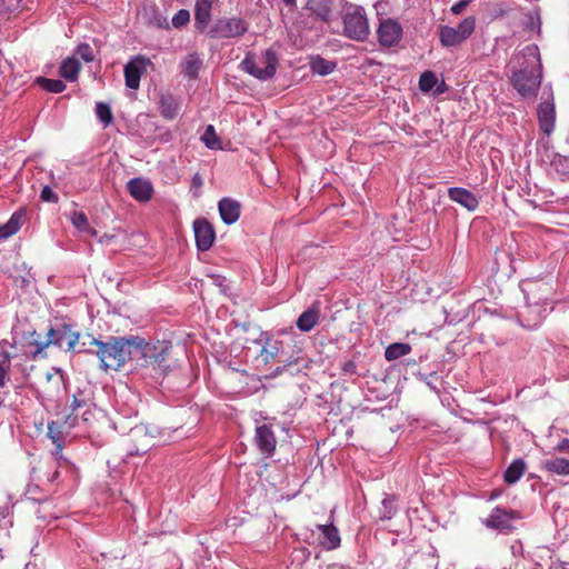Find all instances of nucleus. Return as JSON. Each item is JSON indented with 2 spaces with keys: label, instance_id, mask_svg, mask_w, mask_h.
<instances>
[{
  "label": "nucleus",
  "instance_id": "6e6d98bb",
  "mask_svg": "<svg viewBox=\"0 0 569 569\" xmlns=\"http://www.w3.org/2000/svg\"><path fill=\"white\" fill-rule=\"evenodd\" d=\"M8 375H1L0 376V388H4L7 386V381H8Z\"/></svg>",
  "mask_w": 569,
  "mask_h": 569
},
{
  "label": "nucleus",
  "instance_id": "f704fd0d",
  "mask_svg": "<svg viewBox=\"0 0 569 569\" xmlns=\"http://www.w3.org/2000/svg\"><path fill=\"white\" fill-rule=\"evenodd\" d=\"M48 437L51 439V441L56 446L63 447L64 437H63L62 431L59 428L58 422L51 421L48 423Z\"/></svg>",
  "mask_w": 569,
  "mask_h": 569
},
{
  "label": "nucleus",
  "instance_id": "7c9ffc66",
  "mask_svg": "<svg viewBox=\"0 0 569 569\" xmlns=\"http://www.w3.org/2000/svg\"><path fill=\"white\" fill-rule=\"evenodd\" d=\"M71 222L76 229L81 232H88L90 234H94L96 231L89 227L88 218L82 211H73L71 213Z\"/></svg>",
  "mask_w": 569,
  "mask_h": 569
},
{
  "label": "nucleus",
  "instance_id": "ddd939ff",
  "mask_svg": "<svg viewBox=\"0 0 569 569\" xmlns=\"http://www.w3.org/2000/svg\"><path fill=\"white\" fill-rule=\"evenodd\" d=\"M127 191L136 201L146 203L151 200L154 189L149 179L137 177L127 182Z\"/></svg>",
  "mask_w": 569,
  "mask_h": 569
},
{
  "label": "nucleus",
  "instance_id": "473e14b6",
  "mask_svg": "<svg viewBox=\"0 0 569 569\" xmlns=\"http://www.w3.org/2000/svg\"><path fill=\"white\" fill-rule=\"evenodd\" d=\"M438 82L437 76L432 71H425L419 78V89L422 92L431 91Z\"/></svg>",
  "mask_w": 569,
  "mask_h": 569
},
{
  "label": "nucleus",
  "instance_id": "5701e85b",
  "mask_svg": "<svg viewBox=\"0 0 569 569\" xmlns=\"http://www.w3.org/2000/svg\"><path fill=\"white\" fill-rule=\"evenodd\" d=\"M203 67V61L197 52L186 56L182 62V69L186 77L190 79H198L199 71Z\"/></svg>",
  "mask_w": 569,
  "mask_h": 569
},
{
  "label": "nucleus",
  "instance_id": "c756f323",
  "mask_svg": "<svg viewBox=\"0 0 569 569\" xmlns=\"http://www.w3.org/2000/svg\"><path fill=\"white\" fill-rule=\"evenodd\" d=\"M279 353L278 341L272 340L271 338H266L260 351V358L263 363H269L273 360Z\"/></svg>",
  "mask_w": 569,
  "mask_h": 569
},
{
  "label": "nucleus",
  "instance_id": "2f4dec72",
  "mask_svg": "<svg viewBox=\"0 0 569 569\" xmlns=\"http://www.w3.org/2000/svg\"><path fill=\"white\" fill-rule=\"evenodd\" d=\"M38 82L44 90L53 93H60L66 89L64 82L59 79L39 78Z\"/></svg>",
  "mask_w": 569,
  "mask_h": 569
},
{
  "label": "nucleus",
  "instance_id": "13d9d810",
  "mask_svg": "<svg viewBox=\"0 0 569 569\" xmlns=\"http://www.w3.org/2000/svg\"><path fill=\"white\" fill-rule=\"evenodd\" d=\"M178 22H179V19H178V13H174L171 18V23L174 28H178Z\"/></svg>",
  "mask_w": 569,
  "mask_h": 569
},
{
  "label": "nucleus",
  "instance_id": "4d7b16f0",
  "mask_svg": "<svg viewBox=\"0 0 569 569\" xmlns=\"http://www.w3.org/2000/svg\"><path fill=\"white\" fill-rule=\"evenodd\" d=\"M62 448L63 447H58L56 446V449L53 451V455L57 457V458H61L62 457Z\"/></svg>",
  "mask_w": 569,
  "mask_h": 569
},
{
  "label": "nucleus",
  "instance_id": "412c9836",
  "mask_svg": "<svg viewBox=\"0 0 569 569\" xmlns=\"http://www.w3.org/2000/svg\"><path fill=\"white\" fill-rule=\"evenodd\" d=\"M24 214L26 211L20 209L16 211L4 224H0V240H6L19 231Z\"/></svg>",
  "mask_w": 569,
  "mask_h": 569
},
{
  "label": "nucleus",
  "instance_id": "9d476101",
  "mask_svg": "<svg viewBox=\"0 0 569 569\" xmlns=\"http://www.w3.org/2000/svg\"><path fill=\"white\" fill-rule=\"evenodd\" d=\"M152 62L149 58L143 56H134L124 66V81L129 89L137 90L140 86V79L144 74Z\"/></svg>",
  "mask_w": 569,
  "mask_h": 569
},
{
  "label": "nucleus",
  "instance_id": "4468645a",
  "mask_svg": "<svg viewBox=\"0 0 569 569\" xmlns=\"http://www.w3.org/2000/svg\"><path fill=\"white\" fill-rule=\"evenodd\" d=\"M448 198L470 212L476 211L479 207V198L462 187H450L448 189Z\"/></svg>",
  "mask_w": 569,
  "mask_h": 569
},
{
  "label": "nucleus",
  "instance_id": "9b49d317",
  "mask_svg": "<svg viewBox=\"0 0 569 569\" xmlns=\"http://www.w3.org/2000/svg\"><path fill=\"white\" fill-rule=\"evenodd\" d=\"M518 518L519 517L516 511L496 507L492 509L490 515L482 520V523L489 529L508 533L513 529V521Z\"/></svg>",
  "mask_w": 569,
  "mask_h": 569
},
{
  "label": "nucleus",
  "instance_id": "f3484780",
  "mask_svg": "<svg viewBox=\"0 0 569 569\" xmlns=\"http://www.w3.org/2000/svg\"><path fill=\"white\" fill-rule=\"evenodd\" d=\"M319 319L320 306L319 302H315L298 317L296 325L300 331L309 332L319 322Z\"/></svg>",
  "mask_w": 569,
  "mask_h": 569
},
{
  "label": "nucleus",
  "instance_id": "39448f33",
  "mask_svg": "<svg viewBox=\"0 0 569 569\" xmlns=\"http://www.w3.org/2000/svg\"><path fill=\"white\" fill-rule=\"evenodd\" d=\"M476 29L475 17L465 18L457 28L450 26L439 27V40L443 47H456L466 41Z\"/></svg>",
  "mask_w": 569,
  "mask_h": 569
},
{
  "label": "nucleus",
  "instance_id": "f257e3e1",
  "mask_svg": "<svg viewBox=\"0 0 569 569\" xmlns=\"http://www.w3.org/2000/svg\"><path fill=\"white\" fill-rule=\"evenodd\" d=\"M90 345L98 348L96 355L100 360V368L107 371L119 370L130 359L132 349H142L146 342L139 337H110L107 341L91 338Z\"/></svg>",
  "mask_w": 569,
  "mask_h": 569
},
{
  "label": "nucleus",
  "instance_id": "f03ea898",
  "mask_svg": "<svg viewBox=\"0 0 569 569\" xmlns=\"http://www.w3.org/2000/svg\"><path fill=\"white\" fill-rule=\"evenodd\" d=\"M343 33L355 41H365L370 34L369 21L363 7L346 2L342 7Z\"/></svg>",
  "mask_w": 569,
  "mask_h": 569
},
{
  "label": "nucleus",
  "instance_id": "bf43d9fd",
  "mask_svg": "<svg viewBox=\"0 0 569 569\" xmlns=\"http://www.w3.org/2000/svg\"><path fill=\"white\" fill-rule=\"evenodd\" d=\"M140 433H141V430H138V429H136V430H132V431H131V436H132L133 438H138V436H139Z\"/></svg>",
  "mask_w": 569,
  "mask_h": 569
},
{
  "label": "nucleus",
  "instance_id": "3c124183",
  "mask_svg": "<svg viewBox=\"0 0 569 569\" xmlns=\"http://www.w3.org/2000/svg\"><path fill=\"white\" fill-rule=\"evenodd\" d=\"M559 451H569V439L563 438L557 446Z\"/></svg>",
  "mask_w": 569,
  "mask_h": 569
},
{
  "label": "nucleus",
  "instance_id": "b1692460",
  "mask_svg": "<svg viewBox=\"0 0 569 569\" xmlns=\"http://www.w3.org/2000/svg\"><path fill=\"white\" fill-rule=\"evenodd\" d=\"M81 69V63L74 57H68L60 66V76L68 81H76Z\"/></svg>",
  "mask_w": 569,
  "mask_h": 569
},
{
  "label": "nucleus",
  "instance_id": "4c0bfd02",
  "mask_svg": "<svg viewBox=\"0 0 569 569\" xmlns=\"http://www.w3.org/2000/svg\"><path fill=\"white\" fill-rule=\"evenodd\" d=\"M202 184H203V180H202L201 176L199 173H196L192 177L191 187H190V192L192 193V196L194 198H198L200 196Z\"/></svg>",
  "mask_w": 569,
  "mask_h": 569
},
{
  "label": "nucleus",
  "instance_id": "37998d69",
  "mask_svg": "<svg viewBox=\"0 0 569 569\" xmlns=\"http://www.w3.org/2000/svg\"><path fill=\"white\" fill-rule=\"evenodd\" d=\"M40 198H41V200H43L46 202H57L58 201V196L53 192V190L49 186H46L42 188Z\"/></svg>",
  "mask_w": 569,
  "mask_h": 569
},
{
  "label": "nucleus",
  "instance_id": "c03bdc74",
  "mask_svg": "<svg viewBox=\"0 0 569 569\" xmlns=\"http://www.w3.org/2000/svg\"><path fill=\"white\" fill-rule=\"evenodd\" d=\"M81 392H78L77 395L73 396V400L70 405L72 413H74L78 409L87 406V401L83 398H81Z\"/></svg>",
  "mask_w": 569,
  "mask_h": 569
},
{
  "label": "nucleus",
  "instance_id": "09e8293b",
  "mask_svg": "<svg viewBox=\"0 0 569 569\" xmlns=\"http://www.w3.org/2000/svg\"><path fill=\"white\" fill-rule=\"evenodd\" d=\"M190 21V12L184 9H180V27L187 24Z\"/></svg>",
  "mask_w": 569,
  "mask_h": 569
},
{
  "label": "nucleus",
  "instance_id": "72a5a7b5",
  "mask_svg": "<svg viewBox=\"0 0 569 569\" xmlns=\"http://www.w3.org/2000/svg\"><path fill=\"white\" fill-rule=\"evenodd\" d=\"M96 116L104 127L109 126L113 119L110 106L103 102L96 103Z\"/></svg>",
  "mask_w": 569,
  "mask_h": 569
},
{
  "label": "nucleus",
  "instance_id": "ea45409f",
  "mask_svg": "<svg viewBox=\"0 0 569 569\" xmlns=\"http://www.w3.org/2000/svg\"><path fill=\"white\" fill-rule=\"evenodd\" d=\"M419 377L420 379L433 391H437L438 388H437V380H438V375L437 372H430V373H419Z\"/></svg>",
  "mask_w": 569,
  "mask_h": 569
},
{
  "label": "nucleus",
  "instance_id": "20e7f679",
  "mask_svg": "<svg viewBox=\"0 0 569 569\" xmlns=\"http://www.w3.org/2000/svg\"><path fill=\"white\" fill-rule=\"evenodd\" d=\"M80 333L73 330L71 325L62 323L54 328H50L47 333V341L34 342L36 350L32 358L36 359L38 355L42 353L46 348L53 345L63 349L64 351H74L79 341Z\"/></svg>",
  "mask_w": 569,
  "mask_h": 569
},
{
  "label": "nucleus",
  "instance_id": "1a4fd4ad",
  "mask_svg": "<svg viewBox=\"0 0 569 569\" xmlns=\"http://www.w3.org/2000/svg\"><path fill=\"white\" fill-rule=\"evenodd\" d=\"M401 24L391 18L379 19L377 28V39L381 47L391 48L397 46L402 38Z\"/></svg>",
  "mask_w": 569,
  "mask_h": 569
},
{
  "label": "nucleus",
  "instance_id": "79ce46f5",
  "mask_svg": "<svg viewBox=\"0 0 569 569\" xmlns=\"http://www.w3.org/2000/svg\"><path fill=\"white\" fill-rule=\"evenodd\" d=\"M54 376H58L59 383L62 385L64 389H67V379L64 372L60 368L53 367L49 372H47L46 377L47 380L50 381L51 379H53Z\"/></svg>",
  "mask_w": 569,
  "mask_h": 569
},
{
  "label": "nucleus",
  "instance_id": "5fc2aeb1",
  "mask_svg": "<svg viewBox=\"0 0 569 569\" xmlns=\"http://www.w3.org/2000/svg\"><path fill=\"white\" fill-rule=\"evenodd\" d=\"M9 371H10V368L7 365H3L2 362H0V376L8 375Z\"/></svg>",
  "mask_w": 569,
  "mask_h": 569
},
{
  "label": "nucleus",
  "instance_id": "423d86ee",
  "mask_svg": "<svg viewBox=\"0 0 569 569\" xmlns=\"http://www.w3.org/2000/svg\"><path fill=\"white\" fill-rule=\"evenodd\" d=\"M248 28L247 21L242 18H219L208 31V37L212 39L237 38L243 36Z\"/></svg>",
  "mask_w": 569,
  "mask_h": 569
},
{
  "label": "nucleus",
  "instance_id": "f8f14e48",
  "mask_svg": "<svg viewBox=\"0 0 569 569\" xmlns=\"http://www.w3.org/2000/svg\"><path fill=\"white\" fill-rule=\"evenodd\" d=\"M196 247L199 251L209 250L216 239L213 226L206 219L199 218L193 222Z\"/></svg>",
  "mask_w": 569,
  "mask_h": 569
},
{
  "label": "nucleus",
  "instance_id": "a19ab883",
  "mask_svg": "<svg viewBox=\"0 0 569 569\" xmlns=\"http://www.w3.org/2000/svg\"><path fill=\"white\" fill-rule=\"evenodd\" d=\"M160 109L162 110V114L166 118H173L174 117L176 107L171 106V102L169 101V99H167L164 97L161 98V100H160Z\"/></svg>",
  "mask_w": 569,
  "mask_h": 569
},
{
  "label": "nucleus",
  "instance_id": "603ef678",
  "mask_svg": "<svg viewBox=\"0 0 569 569\" xmlns=\"http://www.w3.org/2000/svg\"><path fill=\"white\" fill-rule=\"evenodd\" d=\"M64 423L69 427V428H73L77 426V417H73L72 415H69L66 420H64Z\"/></svg>",
  "mask_w": 569,
  "mask_h": 569
},
{
  "label": "nucleus",
  "instance_id": "680f3d73",
  "mask_svg": "<svg viewBox=\"0 0 569 569\" xmlns=\"http://www.w3.org/2000/svg\"><path fill=\"white\" fill-rule=\"evenodd\" d=\"M260 417L263 419V420H267L268 418L267 417H263L262 413H259Z\"/></svg>",
  "mask_w": 569,
  "mask_h": 569
},
{
  "label": "nucleus",
  "instance_id": "a878e982",
  "mask_svg": "<svg viewBox=\"0 0 569 569\" xmlns=\"http://www.w3.org/2000/svg\"><path fill=\"white\" fill-rule=\"evenodd\" d=\"M411 351V346L405 342H395L385 350V358L388 361L397 360Z\"/></svg>",
  "mask_w": 569,
  "mask_h": 569
},
{
  "label": "nucleus",
  "instance_id": "8fccbe9b",
  "mask_svg": "<svg viewBox=\"0 0 569 569\" xmlns=\"http://www.w3.org/2000/svg\"><path fill=\"white\" fill-rule=\"evenodd\" d=\"M526 51L528 52V54L530 56H536L537 59H538V64L540 66V59H539V49L537 46L532 44V46H528L526 47Z\"/></svg>",
  "mask_w": 569,
  "mask_h": 569
},
{
  "label": "nucleus",
  "instance_id": "4be33fe9",
  "mask_svg": "<svg viewBox=\"0 0 569 569\" xmlns=\"http://www.w3.org/2000/svg\"><path fill=\"white\" fill-rule=\"evenodd\" d=\"M527 463L522 458L515 459L505 470L503 480L507 485H515L525 475Z\"/></svg>",
  "mask_w": 569,
  "mask_h": 569
},
{
  "label": "nucleus",
  "instance_id": "7ed1b4c3",
  "mask_svg": "<svg viewBox=\"0 0 569 569\" xmlns=\"http://www.w3.org/2000/svg\"><path fill=\"white\" fill-rule=\"evenodd\" d=\"M277 66L278 56L271 49L262 51L260 56L247 53L241 61L242 70L260 81H267L273 78Z\"/></svg>",
  "mask_w": 569,
  "mask_h": 569
},
{
  "label": "nucleus",
  "instance_id": "c9c22d12",
  "mask_svg": "<svg viewBox=\"0 0 569 569\" xmlns=\"http://www.w3.org/2000/svg\"><path fill=\"white\" fill-rule=\"evenodd\" d=\"M77 54H79L86 62H91L94 60V53L92 48L88 43H80L76 49Z\"/></svg>",
  "mask_w": 569,
  "mask_h": 569
},
{
  "label": "nucleus",
  "instance_id": "6ab92c4d",
  "mask_svg": "<svg viewBox=\"0 0 569 569\" xmlns=\"http://www.w3.org/2000/svg\"><path fill=\"white\" fill-rule=\"evenodd\" d=\"M213 0H196L194 26L200 32L204 31L210 18Z\"/></svg>",
  "mask_w": 569,
  "mask_h": 569
},
{
  "label": "nucleus",
  "instance_id": "cd10ccee",
  "mask_svg": "<svg viewBox=\"0 0 569 569\" xmlns=\"http://www.w3.org/2000/svg\"><path fill=\"white\" fill-rule=\"evenodd\" d=\"M337 64L333 61L326 60L325 58L317 56L311 61V70L313 73L319 76H328L332 73L336 69Z\"/></svg>",
  "mask_w": 569,
  "mask_h": 569
},
{
  "label": "nucleus",
  "instance_id": "aec40b11",
  "mask_svg": "<svg viewBox=\"0 0 569 569\" xmlns=\"http://www.w3.org/2000/svg\"><path fill=\"white\" fill-rule=\"evenodd\" d=\"M306 9L315 18L321 21H329L332 11V0H308Z\"/></svg>",
  "mask_w": 569,
  "mask_h": 569
},
{
  "label": "nucleus",
  "instance_id": "864d4df0",
  "mask_svg": "<svg viewBox=\"0 0 569 569\" xmlns=\"http://www.w3.org/2000/svg\"><path fill=\"white\" fill-rule=\"evenodd\" d=\"M286 7L293 9L297 7V0H281Z\"/></svg>",
  "mask_w": 569,
  "mask_h": 569
},
{
  "label": "nucleus",
  "instance_id": "58836bf2",
  "mask_svg": "<svg viewBox=\"0 0 569 569\" xmlns=\"http://www.w3.org/2000/svg\"><path fill=\"white\" fill-rule=\"evenodd\" d=\"M140 437L144 440V443H142L141 447H137L134 450H129L128 457L134 456V455L142 456V455L147 453L148 450L150 449V447H151L150 439L146 435H140Z\"/></svg>",
  "mask_w": 569,
  "mask_h": 569
},
{
  "label": "nucleus",
  "instance_id": "dca6fc26",
  "mask_svg": "<svg viewBox=\"0 0 569 569\" xmlns=\"http://www.w3.org/2000/svg\"><path fill=\"white\" fill-rule=\"evenodd\" d=\"M218 210L222 222L230 226L239 220L241 206L237 200L226 197L218 202Z\"/></svg>",
  "mask_w": 569,
  "mask_h": 569
},
{
  "label": "nucleus",
  "instance_id": "2eb2a0df",
  "mask_svg": "<svg viewBox=\"0 0 569 569\" xmlns=\"http://www.w3.org/2000/svg\"><path fill=\"white\" fill-rule=\"evenodd\" d=\"M540 130L549 136L555 130L556 110L552 101H542L537 110Z\"/></svg>",
  "mask_w": 569,
  "mask_h": 569
},
{
  "label": "nucleus",
  "instance_id": "0eeeda50",
  "mask_svg": "<svg viewBox=\"0 0 569 569\" xmlns=\"http://www.w3.org/2000/svg\"><path fill=\"white\" fill-rule=\"evenodd\" d=\"M511 82L523 98L535 97L541 83V74L535 70H519L513 73Z\"/></svg>",
  "mask_w": 569,
  "mask_h": 569
},
{
  "label": "nucleus",
  "instance_id": "a211bd4d",
  "mask_svg": "<svg viewBox=\"0 0 569 569\" xmlns=\"http://www.w3.org/2000/svg\"><path fill=\"white\" fill-rule=\"evenodd\" d=\"M320 531V545L327 550H333L340 546L341 539L338 529L332 525H317Z\"/></svg>",
  "mask_w": 569,
  "mask_h": 569
},
{
  "label": "nucleus",
  "instance_id": "de8ad7c7",
  "mask_svg": "<svg viewBox=\"0 0 569 569\" xmlns=\"http://www.w3.org/2000/svg\"><path fill=\"white\" fill-rule=\"evenodd\" d=\"M469 3L470 0H459L451 7V12L453 14H460Z\"/></svg>",
  "mask_w": 569,
  "mask_h": 569
},
{
  "label": "nucleus",
  "instance_id": "a18cd8bd",
  "mask_svg": "<svg viewBox=\"0 0 569 569\" xmlns=\"http://www.w3.org/2000/svg\"><path fill=\"white\" fill-rule=\"evenodd\" d=\"M8 342L6 340H2L0 342V362H2L3 365H7L9 368L11 366V359H12V355L6 350H3V346L7 345Z\"/></svg>",
  "mask_w": 569,
  "mask_h": 569
},
{
  "label": "nucleus",
  "instance_id": "c85d7f7f",
  "mask_svg": "<svg viewBox=\"0 0 569 569\" xmlns=\"http://www.w3.org/2000/svg\"><path fill=\"white\" fill-rule=\"evenodd\" d=\"M200 140L210 150H220L222 148L221 140L216 133V129L212 124L206 127Z\"/></svg>",
  "mask_w": 569,
  "mask_h": 569
},
{
  "label": "nucleus",
  "instance_id": "6e6552de",
  "mask_svg": "<svg viewBox=\"0 0 569 569\" xmlns=\"http://www.w3.org/2000/svg\"><path fill=\"white\" fill-rule=\"evenodd\" d=\"M254 421L256 428L253 442L262 456L270 458L274 455L277 448V438L273 425L271 422L260 425L258 419Z\"/></svg>",
  "mask_w": 569,
  "mask_h": 569
},
{
  "label": "nucleus",
  "instance_id": "052dcab7",
  "mask_svg": "<svg viewBox=\"0 0 569 569\" xmlns=\"http://www.w3.org/2000/svg\"><path fill=\"white\" fill-rule=\"evenodd\" d=\"M532 569H542V567L540 565H535V567Z\"/></svg>",
  "mask_w": 569,
  "mask_h": 569
},
{
  "label": "nucleus",
  "instance_id": "bb28decb",
  "mask_svg": "<svg viewBox=\"0 0 569 569\" xmlns=\"http://www.w3.org/2000/svg\"><path fill=\"white\" fill-rule=\"evenodd\" d=\"M545 468L547 471L556 475L568 476L569 475V460L560 457L548 459L545 461Z\"/></svg>",
  "mask_w": 569,
  "mask_h": 569
},
{
  "label": "nucleus",
  "instance_id": "e433bc0d",
  "mask_svg": "<svg viewBox=\"0 0 569 569\" xmlns=\"http://www.w3.org/2000/svg\"><path fill=\"white\" fill-rule=\"evenodd\" d=\"M21 0H0V14L16 11L20 7Z\"/></svg>",
  "mask_w": 569,
  "mask_h": 569
},
{
  "label": "nucleus",
  "instance_id": "393cba45",
  "mask_svg": "<svg viewBox=\"0 0 569 569\" xmlns=\"http://www.w3.org/2000/svg\"><path fill=\"white\" fill-rule=\"evenodd\" d=\"M398 511L397 498L393 495H386L381 501V507L378 510L380 520H390Z\"/></svg>",
  "mask_w": 569,
  "mask_h": 569
},
{
  "label": "nucleus",
  "instance_id": "49530a36",
  "mask_svg": "<svg viewBox=\"0 0 569 569\" xmlns=\"http://www.w3.org/2000/svg\"><path fill=\"white\" fill-rule=\"evenodd\" d=\"M341 370L345 375H357V365L353 360H347L341 365Z\"/></svg>",
  "mask_w": 569,
  "mask_h": 569
}]
</instances>
